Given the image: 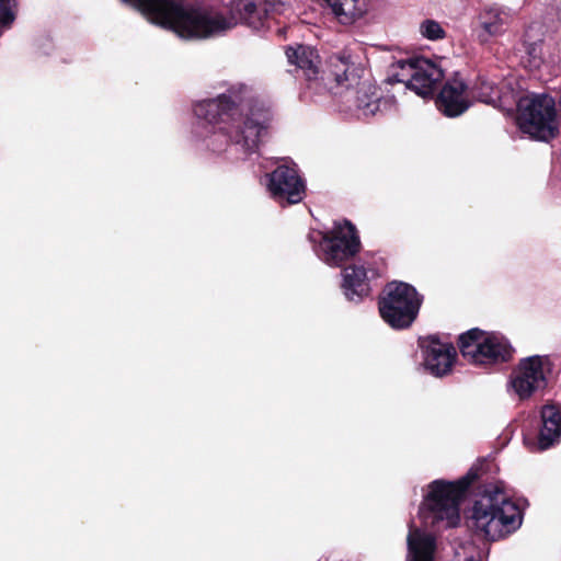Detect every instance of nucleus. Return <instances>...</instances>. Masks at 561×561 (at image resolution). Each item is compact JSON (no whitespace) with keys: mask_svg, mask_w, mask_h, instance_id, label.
Listing matches in <instances>:
<instances>
[{"mask_svg":"<svg viewBox=\"0 0 561 561\" xmlns=\"http://www.w3.org/2000/svg\"><path fill=\"white\" fill-rule=\"evenodd\" d=\"M193 112L197 118L192 129L194 141L231 159L256 153L273 121L271 105L243 83L231 85L215 99L197 102Z\"/></svg>","mask_w":561,"mask_h":561,"instance_id":"f257e3e1","label":"nucleus"},{"mask_svg":"<svg viewBox=\"0 0 561 561\" xmlns=\"http://www.w3.org/2000/svg\"><path fill=\"white\" fill-rule=\"evenodd\" d=\"M142 14L183 39L220 36L238 23L259 31L267 23L264 10L257 8L255 0H232L229 14L196 5L191 0H142Z\"/></svg>","mask_w":561,"mask_h":561,"instance_id":"f03ea898","label":"nucleus"},{"mask_svg":"<svg viewBox=\"0 0 561 561\" xmlns=\"http://www.w3.org/2000/svg\"><path fill=\"white\" fill-rule=\"evenodd\" d=\"M527 502L515 499L503 481L486 484L474 500L469 520L488 540L504 539L520 528Z\"/></svg>","mask_w":561,"mask_h":561,"instance_id":"7ed1b4c3","label":"nucleus"},{"mask_svg":"<svg viewBox=\"0 0 561 561\" xmlns=\"http://www.w3.org/2000/svg\"><path fill=\"white\" fill-rule=\"evenodd\" d=\"M472 479L469 472L458 481H432L419 508L421 524L435 530L456 527L460 523V502Z\"/></svg>","mask_w":561,"mask_h":561,"instance_id":"20e7f679","label":"nucleus"},{"mask_svg":"<svg viewBox=\"0 0 561 561\" xmlns=\"http://www.w3.org/2000/svg\"><path fill=\"white\" fill-rule=\"evenodd\" d=\"M336 68L334 85H330L329 89L339 96L341 111L365 118L377 114L381 104L377 88L368 81H360L353 73L350 75L344 61Z\"/></svg>","mask_w":561,"mask_h":561,"instance_id":"39448f33","label":"nucleus"},{"mask_svg":"<svg viewBox=\"0 0 561 561\" xmlns=\"http://www.w3.org/2000/svg\"><path fill=\"white\" fill-rule=\"evenodd\" d=\"M516 93L517 124L520 130L539 140H548L557 133V103L547 93Z\"/></svg>","mask_w":561,"mask_h":561,"instance_id":"423d86ee","label":"nucleus"},{"mask_svg":"<svg viewBox=\"0 0 561 561\" xmlns=\"http://www.w3.org/2000/svg\"><path fill=\"white\" fill-rule=\"evenodd\" d=\"M317 256L330 266H341L360 249L356 227L350 220H336L327 231H312L308 236Z\"/></svg>","mask_w":561,"mask_h":561,"instance_id":"0eeeda50","label":"nucleus"},{"mask_svg":"<svg viewBox=\"0 0 561 561\" xmlns=\"http://www.w3.org/2000/svg\"><path fill=\"white\" fill-rule=\"evenodd\" d=\"M459 350L469 363L491 367L512 359L514 348L502 334L471 329L459 335Z\"/></svg>","mask_w":561,"mask_h":561,"instance_id":"6e6552de","label":"nucleus"},{"mask_svg":"<svg viewBox=\"0 0 561 561\" xmlns=\"http://www.w3.org/2000/svg\"><path fill=\"white\" fill-rule=\"evenodd\" d=\"M422 297L408 283L391 282L383 289L379 301V312L386 323L393 329L409 328L415 320Z\"/></svg>","mask_w":561,"mask_h":561,"instance_id":"1a4fd4ad","label":"nucleus"},{"mask_svg":"<svg viewBox=\"0 0 561 561\" xmlns=\"http://www.w3.org/2000/svg\"><path fill=\"white\" fill-rule=\"evenodd\" d=\"M444 73L434 61L424 57L399 59L391 65L389 82L404 83L415 94L427 98L434 93Z\"/></svg>","mask_w":561,"mask_h":561,"instance_id":"9d476101","label":"nucleus"},{"mask_svg":"<svg viewBox=\"0 0 561 561\" xmlns=\"http://www.w3.org/2000/svg\"><path fill=\"white\" fill-rule=\"evenodd\" d=\"M282 161L283 163L273 172L266 174L267 192L282 206L298 204L305 197V181L293 161L288 159H282Z\"/></svg>","mask_w":561,"mask_h":561,"instance_id":"9b49d317","label":"nucleus"},{"mask_svg":"<svg viewBox=\"0 0 561 561\" xmlns=\"http://www.w3.org/2000/svg\"><path fill=\"white\" fill-rule=\"evenodd\" d=\"M548 365L549 359L539 355L529 356L519 362L510 379V385L519 399H527L546 387Z\"/></svg>","mask_w":561,"mask_h":561,"instance_id":"f8f14e48","label":"nucleus"},{"mask_svg":"<svg viewBox=\"0 0 561 561\" xmlns=\"http://www.w3.org/2000/svg\"><path fill=\"white\" fill-rule=\"evenodd\" d=\"M422 364L435 377H444L451 371L457 352L451 342L437 335H428L419 340Z\"/></svg>","mask_w":561,"mask_h":561,"instance_id":"ddd939ff","label":"nucleus"},{"mask_svg":"<svg viewBox=\"0 0 561 561\" xmlns=\"http://www.w3.org/2000/svg\"><path fill=\"white\" fill-rule=\"evenodd\" d=\"M514 19V11L507 7L492 4L479 12L477 37L480 43L486 44L492 38L503 36Z\"/></svg>","mask_w":561,"mask_h":561,"instance_id":"4468645a","label":"nucleus"},{"mask_svg":"<svg viewBox=\"0 0 561 561\" xmlns=\"http://www.w3.org/2000/svg\"><path fill=\"white\" fill-rule=\"evenodd\" d=\"M469 94L480 102L490 104L503 112L511 113L516 103V93L512 89V82L502 83L499 88L491 80L480 78L470 89Z\"/></svg>","mask_w":561,"mask_h":561,"instance_id":"2eb2a0df","label":"nucleus"},{"mask_svg":"<svg viewBox=\"0 0 561 561\" xmlns=\"http://www.w3.org/2000/svg\"><path fill=\"white\" fill-rule=\"evenodd\" d=\"M437 107L446 116L456 117L466 112L469 106V94L465 82L456 77L448 80L438 98Z\"/></svg>","mask_w":561,"mask_h":561,"instance_id":"dca6fc26","label":"nucleus"},{"mask_svg":"<svg viewBox=\"0 0 561 561\" xmlns=\"http://www.w3.org/2000/svg\"><path fill=\"white\" fill-rule=\"evenodd\" d=\"M286 56L289 64L302 72L309 82L308 88L318 91L321 83L318 82L320 57L317 50L310 46L299 45L296 48L289 47Z\"/></svg>","mask_w":561,"mask_h":561,"instance_id":"f3484780","label":"nucleus"},{"mask_svg":"<svg viewBox=\"0 0 561 561\" xmlns=\"http://www.w3.org/2000/svg\"><path fill=\"white\" fill-rule=\"evenodd\" d=\"M364 266H348L343 271L342 288L347 300L359 302L370 293V276ZM375 275L374 271H370Z\"/></svg>","mask_w":561,"mask_h":561,"instance_id":"a211bd4d","label":"nucleus"},{"mask_svg":"<svg viewBox=\"0 0 561 561\" xmlns=\"http://www.w3.org/2000/svg\"><path fill=\"white\" fill-rule=\"evenodd\" d=\"M407 561H434L436 540L433 535L410 525Z\"/></svg>","mask_w":561,"mask_h":561,"instance_id":"6ab92c4d","label":"nucleus"},{"mask_svg":"<svg viewBox=\"0 0 561 561\" xmlns=\"http://www.w3.org/2000/svg\"><path fill=\"white\" fill-rule=\"evenodd\" d=\"M542 426L539 432L540 449H548L561 437V410L554 405H546L541 410Z\"/></svg>","mask_w":561,"mask_h":561,"instance_id":"aec40b11","label":"nucleus"},{"mask_svg":"<svg viewBox=\"0 0 561 561\" xmlns=\"http://www.w3.org/2000/svg\"><path fill=\"white\" fill-rule=\"evenodd\" d=\"M342 24H351L368 10L369 0H327Z\"/></svg>","mask_w":561,"mask_h":561,"instance_id":"412c9836","label":"nucleus"},{"mask_svg":"<svg viewBox=\"0 0 561 561\" xmlns=\"http://www.w3.org/2000/svg\"><path fill=\"white\" fill-rule=\"evenodd\" d=\"M542 46H543V44L541 41L534 42V43L525 42V50H526V55H527V59L525 62H526L527 67H529L530 69H539L540 66L542 65V62H543Z\"/></svg>","mask_w":561,"mask_h":561,"instance_id":"4be33fe9","label":"nucleus"},{"mask_svg":"<svg viewBox=\"0 0 561 561\" xmlns=\"http://www.w3.org/2000/svg\"><path fill=\"white\" fill-rule=\"evenodd\" d=\"M419 31L424 38L430 41H438L446 37V32L442 24L431 19L421 22Z\"/></svg>","mask_w":561,"mask_h":561,"instance_id":"5701e85b","label":"nucleus"},{"mask_svg":"<svg viewBox=\"0 0 561 561\" xmlns=\"http://www.w3.org/2000/svg\"><path fill=\"white\" fill-rule=\"evenodd\" d=\"M451 561H481L480 552L472 542L466 541L455 547Z\"/></svg>","mask_w":561,"mask_h":561,"instance_id":"b1692460","label":"nucleus"},{"mask_svg":"<svg viewBox=\"0 0 561 561\" xmlns=\"http://www.w3.org/2000/svg\"><path fill=\"white\" fill-rule=\"evenodd\" d=\"M266 19L270 14H285L291 10L290 0H263Z\"/></svg>","mask_w":561,"mask_h":561,"instance_id":"393cba45","label":"nucleus"},{"mask_svg":"<svg viewBox=\"0 0 561 561\" xmlns=\"http://www.w3.org/2000/svg\"><path fill=\"white\" fill-rule=\"evenodd\" d=\"M122 1L129 4L136 11L140 12V0H122Z\"/></svg>","mask_w":561,"mask_h":561,"instance_id":"a878e982","label":"nucleus"},{"mask_svg":"<svg viewBox=\"0 0 561 561\" xmlns=\"http://www.w3.org/2000/svg\"><path fill=\"white\" fill-rule=\"evenodd\" d=\"M554 168L559 169L561 172V152L558 154V157L554 160Z\"/></svg>","mask_w":561,"mask_h":561,"instance_id":"bb28decb","label":"nucleus"},{"mask_svg":"<svg viewBox=\"0 0 561 561\" xmlns=\"http://www.w3.org/2000/svg\"><path fill=\"white\" fill-rule=\"evenodd\" d=\"M558 111H559V115L561 117V96L559 98V101H558Z\"/></svg>","mask_w":561,"mask_h":561,"instance_id":"cd10ccee","label":"nucleus"}]
</instances>
